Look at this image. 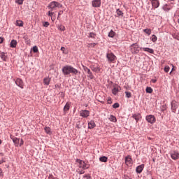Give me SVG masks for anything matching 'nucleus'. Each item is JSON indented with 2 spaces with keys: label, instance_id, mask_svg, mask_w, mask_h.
Instances as JSON below:
<instances>
[{
  "label": "nucleus",
  "instance_id": "obj_62",
  "mask_svg": "<svg viewBox=\"0 0 179 179\" xmlns=\"http://www.w3.org/2000/svg\"><path fill=\"white\" fill-rule=\"evenodd\" d=\"M52 20L54 22V20H52Z\"/></svg>",
  "mask_w": 179,
  "mask_h": 179
},
{
  "label": "nucleus",
  "instance_id": "obj_6",
  "mask_svg": "<svg viewBox=\"0 0 179 179\" xmlns=\"http://www.w3.org/2000/svg\"><path fill=\"white\" fill-rule=\"evenodd\" d=\"M145 120L149 124H155L156 122V117L153 115H147Z\"/></svg>",
  "mask_w": 179,
  "mask_h": 179
},
{
  "label": "nucleus",
  "instance_id": "obj_54",
  "mask_svg": "<svg viewBox=\"0 0 179 179\" xmlns=\"http://www.w3.org/2000/svg\"><path fill=\"white\" fill-rule=\"evenodd\" d=\"M76 162L77 163H79V164H80V162H83V161L80 160V159H76Z\"/></svg>",
  "mask_w": 179,
  "mask_h": 179
},
{
  "label": "nucleus",
  "instance_id": "obj_21",
  "mask_svg": "<svg viewBox=\"0 0 179 179\" xmlns=\"http://www.w3.org/2000/svg\"><path fill=\"white\" fill-rule=\"evenodd\" d=\"M0 58H1V59H3L4 62H6L8 56L6 55V53L2 52L0 53Z\"/></svg>",
  "mask_w": 179,
  "mask_h": 179
},
{
  "label": "nucleus",
  "instance_id": "obj_4",
  "mask_svg": "<svg viewBox=\"0 0 179 179\" xmlns=\"http://www.w3.org/2000/svg\"><path fill=\"white\" fill-rule=\"evenodd\" d=\"M179 103L176 100H173L171 102V108L172 110V113H177V110H178Z\"/></svg>",
  "mask_w": 179,
  "mask_h": 179
},
{
  "label": "nucleus",
  "instance_id": "obj_64",
  "mask_svg": "<svg viewBox=\"0 0 179 179\" xmlns=\"http://www.w3.org/2000/svg\"><path fill=\"white\" fill-rule=\"evenodd\" d=\"M57 179H58V178H57Z\"/></svg>",
  "mask_w": 179,
  "mask_h": 179
},
{
  "label": "nucleus",
  "instance_id": "obj_61",
  "mask_svg": "<svg viewBox=\"0 0 179 179\" xmlns=\"http://www.w3.org/2000/svg\"><path fill=\"white\" fill-rule=\"evenodd\" d=\"M77 128H78V129H79V128H80V127H79V126H77Z\"/></svg>",
  "mask_w": 179,
  "mask_h": 179
},
{
  "label": "nucleus",
  "instance_id": "obj_41",
  "mask_svg": "<svg viewBox=\"0 0 179 179\" xmlns=\"http://www.w3.org/2000/svg\"><path fill=\"white\" fill-rule=\"evenodd\" d=\"M33 52H38V48L37 46H34L33 47Z\"/></svg>",
  "mask_w": 179,
  "mask_h": 179
},
{
  "label": "nucleus",
  "instance_id": "obj_3",
  "mask_svg": "<svg viewBox=\"0 0 179 179\" xmlns=\"http://www.w3.org/2000/svg\"><path fill=\"white\" fill-rule=\"evenodd\" d=\"M129 48L131 54H139V45L137 43L131 44Z\"/></svg>",
  "mask_w": 179,
  "mask_h": 179
},
{
  "label": "nucleus",
  "instance_id": "obj_20",
  "mask_svg": "<svg viewBox=\"0 0 179 179\" xmlns=\"http://www.w3.org/2000/svg\"><path fill=\"white\" fill-rule=\"evenodd\" d=\"M16 45H17V41H16V40H12L10 43V47L11 48H16Z\"/></svg>",
  "mask_w": 179,
  "mask_h": 179
},
{
  "label": "nucleus",
  "instance_id": "obj_37",
  "mask_svg": "<svg viewBox=\"0 0 179 179\" xmlns=\"http://www.w3.org/2000/svg\"><path fill=\"white\" fill-rule=\"evenodd\" d=\"M69 108H70L69 103H66L64 107V110L69 111Z\"/></svg>",
  "mask_w": 179,
  "mask_h": 179
},
{
  "label": "nucleus",
  "instance_id": "obj_29",
  "mask_svg": "<svg viewBox=\"0 0 179 179\" xmlns=\"http://www.w3.org/2000/svg\"><path fill=\"white\" fill-rule=\"evenodd\" d=\"M132 117L134 118L136 122H138L139 121V114H134L132 115Z\"/></svg>",
  "mask_w": 179,
  "mask_h": 179
},
{
  "label": "nucleus",
  "instance_id": "obj_57",
  "mask_svg": "<svg viewBox=\"0 0 179 179\" xmlns=\"http://www.w3.org/2000/svg\"><path fill=\"white\" fill-rule=\"evenodd\" d=\"M55 87H59V85H55Z\"/></svg>",
  "mask_w": 179,
  "mask_h": 179
},
{
  "label": "nucleus",
  "instance_id": "obj_48",
  "mask_svg": "<svg viewBox=\"0 0 179 179\" xmlns=\"http://www.w3.org/2000/svg\"><path fill=\"white\" fill-rule=\"evenodd\" d=\"M23 143H24L23 139H21L20 140V143L19 144V146H23Z\"/></svg>",
  "mask_w": 179,
  "mask_h": 179
},
{
  "label": "nucleus",
  "instance_id": "obj_49",
  "mask_svg": "<svg viewBox=\"0 0 179 179\" xmlns=\"http://www.w3.org/2000/svg\"><path fill=\"white\" fill-rule=\"evenodd\" d=\"M10 139H12V141L13 142V139H16L17 137H15L13 135H10Z\"/></svg>",
  "mask_w": 179,
  "mask_h": 179
},
{
  "label": "nucleus",
  "instance_id": "obj_27",
  "mask_svg": "<svg viewBox=\"0 0 179 179\" xmlns=\"http://www.w3.org/2000/svg\"><path fill=\"white\" fill-rule=\"evenodd\" d=\"M109 120L111 122H115L117 121V117H115V116L110 115V117H109Z\"/></svg>",
  "mask_w": 179,
  "mask_h": 179
},
{
  "label": "nucleus",
  "instance_id": "obj_36",
  "mask_svg": "<svg viewBox=\"0 0 179 179\" xmlns=\"http://www.w3.org/2000/svg\"><path fill=\"white\" fill-rule=\"evenodd\" d=\"M17 26H19V27H23V21L17 20Z\"/></svg>",
  "mask_w": 179,
  "mask_h": 179
},
{
  "label": "nucleus",
  "instance_id": "obj_43",
  "mask_svg": "<svg viewBox=\"0 0 179 179\" xmlns=\"http://www.w3.org/2000/svg\"><path fill=\"white\" fill-rule=\"evenodd\" d=\"M43 26L44 27H48L50 26V22H48L46 21V22H45L43 23Z\"/></svg>",
  "mask_w": 179,
  "mask_h": 179
},
{
  "label": "nucleus",
  "instance_id": "obj_39",
  "mask_svg": "<svg viewBox=\"0 0 179 179\" xmlns=\"http://www.w3.org/2000/svg\"><path fill=\"white\" fill-rule=\"evenodd\" d=\"M164 72H166V73L170 72V66H166L164 67Z\"/></svg>",
  "mask_w": 179,
  "mask_h": 179
},
{
  "label": "nucleus",
  "instance_id": "obj_30",
  "mask_svg": "<svg viewBox=\"0 0 179 179\" xmlns=\"http://www.w3.org/2000/svg\"><path fill=\"white\" fill-rule=\"evenodd\" d=\"M143 31L148 36H150V34H152V30L150 29H145L143 30Z\"/></svg>",
  "mask_w": 179,
  "mask_h": 179
},
{
  "label": "nucleus",
  "instance_id": "obj_38",
  "mask_svg": "<svg viewBox=\"0 0 179 179\" xmlns=\"http://www.w3.org/2000/svg\"><path fill=\"white\" fill-rule=\"evenodd\" d=\"M24 0H15V3H17L18 5H23V2Z\"/></svg>",
  "mask_w": 179,
  "mask_h": 179
},
{
  "label": "nucleus",
  "instance_id": "obj_8",
  "mask_svg": "<svg viewBox=\"0 0 179 179\" xmlns=\"http://www.w3.org/2000/svg\"><path fill=\"white\" fill-rule=\"evenodd\" d=\"M92 8H100L101 6V0H92Z\"/></svg>",
  "mask_w": 179,
  "mask_h": 179
},
{
  "label": "nucleus",
  "instance_id": "obj_60",
  "mask_svg": "<svg viewBox=\"0 0 179 179\" xmlns=\"http://www.w3.org/2000/svg\"><path fill=\"white\" fill-rule=\"evenodd\" d=\"M178 24H179V18L178 19Z\"/></svg>",
  "mask_w": 179,
  "mask_h": 179
},
{
  "label": "nucleus",
  "instance_id": "obj_22",
  "mask_svg": "<svg viewBox=\"0 0 179 179\" xmlns=\"http://www.w3.org/2000/svg\"><path fill=\"white\" fill-rule=\"evenodd\" d=\"M107 160H108V157L106 156H102L99 157V161H101V163H107Z\"/></svg>",
  "mask_w": 179,
  "mask_h": 179
},
{
  "label": "nucleus",
  "instance_id": "obj_18",
  "mask_svg": "<svg viewBox=\"0 0 179 179\" xmlns=\"http://www.w3.org/2000/svg\"><path fill=\"white\" fill-rule=\"evenodd\" d=\"M96 123L94 122V120H91L88 122V128L89 129H93V128H95Z\"/></svg>",
  "mask_w": 179,
  "mask_h": 179
},
{
  "label": "nucleus",
  "instance_id": "obj_23",
  "mask_svg": "<svg viewBox=\"0 0 179 179\" xmlns=\"http://www.w3.org/2000/svg\"><path fill=\"white\" fill-rule=\"evenodd\" d=\"M116 13L117 15V17H124V13L122 12V10H120V9H117L116 10Z\"/></svg>",
  "mask_w": 179,
  "mask_h": 179
},
{
  "label": "nucleus",
  "instance_id": "obj_19",
  "mask_svg": "<svg viewBox=\"0 0 179 179\" xmlns=\"http://www.w3.org/2000/svg\"><path fill=\"white\" fill-rule=\"evenodd\" d=\"M125 163L127 166H129V164H132V158L131 156H127L125 157Z\"/></svg>",
  "mask_w": 179,
  "mask_h": 179
},
{
  "label": "nucleus",
  "instance_id": "obj_16",
  "mask_svg": "<svg viewBox=\"0 0 179 179\" xmlns=\"http://www.w3.org/2000/svg\"><path fill=\"white\" fill-rule=\"evenodd\" d=\"M140 50H143V51H145L146 52H149L150 54L155 53V50H153V49L150 48H140Z\"/></svg>",
  "mask_w": 179,
  "mask_h": 179
},
{
  "label": "nucleus",
  "instance_id": "obj_32",
  "mask_svg": "<svg viewBox=\"0 0 179 179\" xmlns=\"http://www.w3.org/2000/svg\"><path fill=\"white\" fill-rule=\"evenodd\" d=\"M146 93H153V89L150 87H147L145 89Z\"/></svg>",
  "mask_w": 179,
  "mask_h": 179
},
{
  "label": "nucleus",
  "instance_id": "obj_9",
  "mask_svg": "<svg viewBox=\"0 0 179 179\" xmlns=\"http://www.w3.org/2000/svg\"><path fill=\"white\" fill-rule=\"evenodd\" d=\"M171 157L173 160H178L179 159V152L178 151H172L171 152Z\"/></svg>",
  "mask_w": 179,
  "mask_h": 179
},
{
  "label": "nucleus",
  "instance_id": "obj_2",
  "mask_svg": "<svg viewBox=\"0 0 179 179\" xmlns=\"http://www.w3.org/2000/svg\"><path fill=\"white\" fill-rule=\"evenodd\" d=\"M48 8V9H51V10H55V8H62V4L59 3L58 1H53L49 3Z\"/></svg>",
  "mask_w": 179,
  "mask_h": 179
},
{
  "label": "nucleus",
  "instance_id": "obj_24",
  "mask_svg": "<svg viewBox=\"0 0 179 179\" xmlns=\"http://www.w3.org/2000/svg\"><path fill=\"white\" fill-rule=\"evenodd\" d=\"M51 79L48 77L45 78L43 79V83L44 85H45L46 86H48V85H50V82Z\"/></svg>",
  "mask_w": 179,
  "mask_h": 179
},
{
  "label": "nucleus",
  "instance_id": "obj_53",
  "mask_svg": "<svg viewBox=\"0 0 179 179\" xmlns=\"http://www.w3.org/2000/svg\"><path fill=\"white\" fill-rule=\"evenodd\" d=\"M151 82H152V83H156V82H157V80H156V79H152V80H151Z\"/></svg>",
  "mask_w": 179,
  "mask_h": 179
},
{
  "label": "nucleus",
  "instance_id": "obj_44",
  "mask_svg": "<svg viewBox=\"0 0 179 179\" xmlns=\"http://www.w3.org/2000/svg\"><path fill=\"white\" fill-rule=\"evenodd\" d=\"M107 103L108 104H112L113 103V101H111V97H108V101H107Z\"/></svg>",
  "mask_w": 179,
  "mask_h": 179
},
{
  "label": "nucleus",
  "instance_id": "obj_35",
  "mask_svg": "<svg viewBox=\"0 0 179 179\" xmlns=\"http://www.w3.org/2000/svg\"><path fill=\"white\" fill-rule=\"evenodd\" d=\"M88 36L90 38H94V37H96V34L94 32H90L89 34H88Z\"/></svg>",
  "mask_w": 179,
  "mask_h": 179
},
{
  "label": "nucleus",
  "instance_id": "obj_46",
  "mask_svg": "<svg viewBox=\"0 0 179 179\" xmlns=\"http://www.w3.org/2000/svg\"><path fill=\"white\" fill-rule=\"evenodd\" d=\"M48 179H57V178L54 177L52 174L49 175Z\"/></svg>",
  "mask_w": 179,
  "mask_h": 179
},
{
  "label": "nucleus",
  "instance_id": "obj_12",
  "mask_svg": "<svg viewBox=\"0 0 179 179\" xmlns=\"http://www.w3.org/2000/svg\"><path fill=\"white\" fill-rule=\"evenodd\" d=\"M143 169H145V164H142L141 165H138L136 168V172L137 173V174H141V173L143 171Z\"/></svg>",
  "mask_w": 179,
  "mask_h": 179
},
{
  "label": "nucleus",
  "instance_id": "obj_17",
  "mask_svg": "<svg viewBox=\"0 0 179 179\" xmlns=\"http://www.w3.org/2000/svg\"><path fill=\"white\" fill-rule=\"evenodd\" d=\"M152 5L154 8H157L160 6V2H159V0H152Z\"/></svg>",
  "mask_w": 179,
  "mask_h": 179
},
{
  "label": "nucleus",
  "instance_id": "obj_45",
  "mask_svg": "<svg viewBox=\"0 0 179 179\" xmlns=\"http://www.w3.org/2000/svg\"><path fill=\"white\" fill-rule=\"evenodd\" d=\"M84 178L92 179V176H90V175H85V176H84Z\"/></svg>",
  "mask_w": 179,
  "mask_h": 179
},
{
  "label": "nucleus",
  "instance_id": "obj_25",
  "mask_svg": "<svg viewBox=\"0 0 179 179\" xmlns=\"http://www.w3.org/2000/svg\"><path fill=\"white\" fill-rule=\"evenodd\" d=\"M13 143L15 144V146L17 147L19 146V142H20V138H13Z\"/></svg>",
  "mask_w": 179,
  "mask_h": 179
},
{
  "label": "nucleus",
  "instance_id": "obj_26",
  "mask_svg": "<svg viewBox=\"0 0 179 179\" xmlns=\"http://www.w3.org/2000/svg\"><path fill=\"white\" fill-rule=\"evenodd\" d=\"M108 37H110V38H114V36H115V32L111 29L110 31L108 33Z\"/></svg>",
  "mask_w": 179,
  "mask_h": 179
},
{
  "label": "nucleus",
  "instance_id": "obj_47",
  "mask_svg": "<svg viewBox=\"0 0 179 179\" xmlns=\"http://www.w3.org/2000/svg\"><path fill=\"white\" fill-rule=\"evenodd\" d=\"M60 50L61 51H62L63 54H66V52H65V47H62Z\"/></svg>",
  "mask_w": 179,
  "mask_h": 179
},
{
  "label": "nucleus",
  "instance_id": "obj_5",
  "mask_svg": "<svg viewBox=\"0 0 179 179\" xmlns=\"http://www.w3.org/2000/svg\"><path fill=\"white\" fill-rule=\"evenodd\" d=\"M106 58L108 62L110 64V62H114V61L117 59V56L113 55V52H110L106 54Z\"/></svg>",
  "mask_w": 179,
  "mask_h": 179
},
{
  "label": "nucleus",
  "instance_id": "obj_42",
  "mask_svg": "<svg viewBox=\"0 0 179 179\" xmlns=\"http://www.w3.org/2000/svg\"><path fill=\"white\" fill-rule=\"evenodd\" d=\"M53 15H54V13L52 12V10L48 11V16L52 17Z\"/></svg>",
  "mask_w": 179,
  "mask_h": 179
},
{
  "label": "nucleus",
  "instance_id": "obj_14",
  "mask_svg": "<svg viewBox=\"0 0 179 179\" xmlns=\"http://www.w3.org/2000/svg\"><path fill=\"white\" fill-rule=\"evenodd\" d=\"M120 90H121V87H120L119 85H116L115 87H113V89L112 90V93L114 96H117V94H118V92H120Z\"/></svg>",
  "mask_w": 179,
  "mask_h": 179
},
{
  "label": "nucleus",
  "instance_id": "obj_31",
  "mask_svg": "<svg viewBox=\"0 0 179 179\" xmlns=\"http://www.w3.org/2000/svg\"><path fill=\"white\" fill-rule=\"evenodd\" d=\"M151 40L152 43H156V41H157V36L155 34L152 35Z\"/></svg>",
  "mask_w": 179,
  "mask_h": 179
},
{
  "label": "nucleus",
  "instance_id": "obj_33",
  "mask_svg": "<svg viewBox=\"0 0 179 179\" xmlns=\"http://www.w3.org/2000/svg\"><path fill=\"white\" fill-rule=\"evenodd\" d=\"M124 93H125L126 97H127V99H131V97H132V94H131V92L126 91Z\"/></svg>",
  "mask_w": 179,
  "mask_h": 179
},
{
  "label": "nucleus",
  "instance_id": "obj_13",
  "mask_svg": "<svg viewBox=\"0 0 179 179\" xmlns=\"http://www.w3.org/2000/svg\"><path fill=\"white\" fill-rule=\"evenodd\" d=\"M15 84L17 85V86H18L21 89H23V86H24V84L23 83V80L20 78L16 79Z\"/></svg>",
  "mask_w": 179,
  "mask_h": 179
},
{
  "label": "nucleus",
  "instance_id": "obj_52",
  "mask_svg": "<svg viewBox=\"0 0 179 179\" xmlns=\"http://www.w3.org/2000/svg\"><path fill=\"white\" fill-rule=\"evenodd\" d=\"M3 43V38L0 37V44H2Z\"/></svg>",
  "mask_w": 179,
  "mask_h": 179
},
{
  "label": "nucleus",
  "instance_id": "obj_28",
  "mask_svg": "<svg viewBox=\"0 0 179 179\" xmlns=\"http://www.w3.org/2000/svg\"><path fill=\"white\" fill-rule=\"evenodd\" d=\"M45 131L48 135H51V134H52L51 131V128L50 127H45Z\"/></svg>",
  "mask_w": 179,
  "mask_h": 179
},
{
  "label": "nucleus",
  "instance_id": "obj_1",
  "mask_svg": "<svg viewBox=\"0 0 179 179\" xmlns=\"http://www.w3.org/2000/svg\"><path fill=\"white\" fill-rule=\"evenodd\" d=\"M62 72L64 76H70L71 73V75H78L79 71L71 65H66L62 67Z\"/></svg>",
  "mask_w": 179,
  "mask_h": 179
},
{
  "label": "nucleus",
  "instance_id": "obj_7",
  "mask_svg": "<svg viewBox=\"0 0 179 179\" xmlns=\"http://www.w3.org/2000/svg\"><path fill=\"white\" fill-rule=\"evenodd\" d=\"M83 68L85 71V72H86L87 73V78H89V79H94V76H93V73H92V71L90 70L89 68L85 66H83Z\"/></svg>",
  "mask_w": 179,
  "mask_h": 179
},
{
  "label": "nucleus",
  "instance_id": "obj_40",
  "mask_svg": "<svg viewBox=\"0 0 179 179\" xmlns=\"http://www.w3.org/2000/svg\"><path fill=\"white\" fill-rule=\"evenodd\" d=\"M120 107V103H115L113 105V108H118Z\"/></svg>",
  "mask_w": 179,
  "mask_h": 179
},
{
  "label": "nucleus",
  "instance_id": "obj_10",
  "mask_svg": "<svg viewBox=\"0 0 179 179\" xmlns=\"http://www.w3.org/2000/svg\"><path fill=\"white\" fill-rule=\"evenodd\" d=\"M80 115L83 118H87L90 115V112L87 110H84L80 112Z\"/></svg>",
  "mask_w": 179,
  "mask_h": 179
},
{
  "label": "nucleus",
  "instance_id": "obj_63",
  "mask_svg": "<svg viewBox=\"0 0 179 179\" xmlns=\"http://www.w3.org/2000/svg\"><path fill=\"white\" fill-rule=\"evenodd\" d=\"M0 164H1V161H0Z\"/></svg>",
  "mask_w": 179,
  "mask_h": 179
},
{
  "label": "nucleus",
  "instance_id": "obj_51",
  "mask_svg": "<svg viewBox=\"0 0 179 179\" xmlns=\"http://www.w3.org/2000/svg\"><path fill=\"white\" fill-rule=\"evenodd\" d=\"M62 13H64V11L59 10V13H58V15L61 16V15H62Z\"/></svg>",
  "mask_w": 179,
  "mask_h": 179
},
{
  "label": "nucleus",
  "instance_id": "obj_50",
  "mask_svg": "<svg viewBox=\"0 0 179 179\" xmlns=\"http://www.w3.org/2000/svg\"><path fill=\"white\" fill-rule=\"evenodd\" d=\"M96 44L97 43H90V47H93L94 48V47H95L96 45Z\"/></svg>",
  "mask_w": 179,
  "mask_h": 179
},
{
  "label": "nucleus",
  "instance_id": "obj_34",
  "mask_svg": "<svg viewBox=\"0 0 179 179\" xmlns=\"http://www.w3.org/2000/svg\"><path fill=\"white\" fill-rule=\"evenodd\" d=\"M58 29L59 30H60L61 31H65V26L61 24L58 26Z\"/></svg>",
  "mask_w": 179,
  "mask_h": 179
},
{
  "label": "nucleus",
  "instance_id": "obj_11",
  "mask_svg": "<svg viewBox=\"0 0 179 179\" xmlns=\"http://www.w3.org/2000/svg\"><path fill=\"white\" fill-rule=\"evenodd\" d=\"M78 167L80 169H83V170H87V169H89V167H90V166L89 165H87V164L85 163V161H83V162H80Z\"/></svg>",
  "mask_w": 179,
  "mask_h": 179
},
{
  "label": "nucleus",
  "instance_id": "obj_59",
  "mask_svg": "<svg viewBox=\"0 0 179 179\" xmlns=\"http://www.w3.org/2000/svg\"><path fill=\"white\" fill-rule=\"evenodd\" d=\"M59 19V15L57 16V20Z\"/></svg>",
  "mask_w": 179,
  "mask_h": 179
},
{
  "label": "nucleus",
  "instance_id": "obj_55",
  "mask_svg": "<svg viewBox=\"0 0 179 179\" xmlns=\"http://www.w3.org/2000/svg\"><path fill=\"white\" fill-rule=\"evenodd\" d=\"M79 174H85V171H83V170L80 171Z\"/></svg>",
  "mask_w": 179,
  "mask_h": 179
},
{
  "label": "nucleus",
  "instance_id": "obj_56",
  "mask_svg": "<svg viewBox=\"0 0 179 179\" xmlns=\"http://www.w3.org/2000/svg\"><path fill=\"white\" fill-rule=\"evenodd\" d=\"M0 176H2V169L0 168Z\"/></svg>",
  "mask_w": 179,
  "mask_h": 179
},
{
  "label": "nucleus",
  "instance_id": "obj_58",
  "mask_svg": "<svg viewBox=\"0 0 179 179\" xmlns=\"http://www.w3.org/2000/svg\"><path fill=\"white\" fill-rule=\"evenodd\" d=\"M2 143V141L1 140H0V145Z\"/></svg>",
  "mask_w": 179,
  "mask_h": 179
},
{
  "label": "nucleus",
  "instance_id": "obj_15",
  "mask_svg": "<svg viewBox=\"0 0 179 179\" xmlns=\"http://www.w3.org/2000/svg\"><path fill=\"white\" fill-rule=\"evenodd\" d=\"M90 68L93 72H95L96 73H99V72H100V67H99V66H95L94 65H91L90 66Z\"/></svg>",
  "mask_w": 179,
  "mask_h": 179
}]
</instances>
